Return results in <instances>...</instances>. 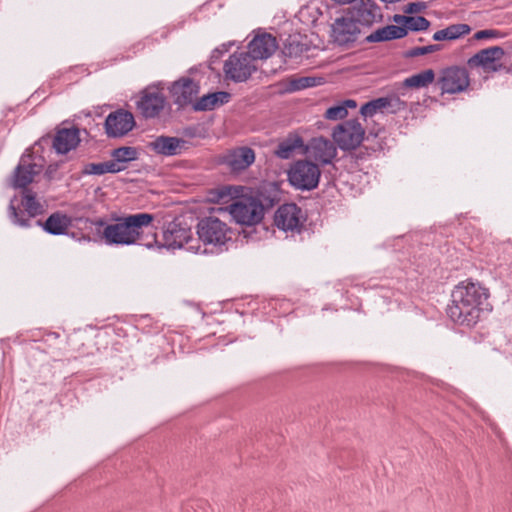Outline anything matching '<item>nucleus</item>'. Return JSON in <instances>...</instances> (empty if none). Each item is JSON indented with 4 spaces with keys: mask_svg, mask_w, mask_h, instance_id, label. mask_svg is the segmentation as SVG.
Here are the masks:
<instances>
[{
    "mask_svg": "<svg viewBox=\"0 0 512 512\" xmlns=\"http://www.w3.org/2000/svg\"><path fill=\"white\" fill-rule=\"evenodd\" d=\"M244 192L241 186L224 185L214 189L211 199L223 203L233 200L228 209L235 221L242 225H255L264 216V206L258 197Z\"/></svg>",
    "mask_w": 512,
    "mask_h": 512,
    "instance_id": "f257e3e1",
    "label": "nucleus"
},
{
    "mask_svg": "<svg viewBox=\"0 0 512 512\" xmlns=\"http://www.w3.org/2000/svg\"><path fill=\"white\" fill-rule=\"evenodd\" d=\"M488 299V292L478 284L458 285L452 293V303L448 306L449 318L459 324L472 326L477 323Z\"/></svg>",
    "mask_w": 512,
    "mask_h": 512,
    "instance_id": "f03ea898",
    "label": "nucleus"
},
{
    "mask_svg": "<svg viewBox=\"0 0 512 512\" xmlns=\"http://www.w3.org/2000/svg\"><path fill=\"white\" fill-rule=\"evenodd\" d=\"M153 221L148 213L132 214L117 218L104 226L102 237L109 245L129 246L139 244L144 228Z\"/></svg>",
    "mask_w": 512,
    "mask_h": 512,
    "instance_id": "7ed1b4c3",
    "label": "nucleus"
},
{
    "mask_svg": "<svg viewBox=\"0 0 512 512\" xmlns=\"http://www.w3.org/2000/svg\"><path fill=\"white\" fill-rule=\"evenodd\" d=\"M321 171L317 164L308 160H298L288 170V180L300 190H312L317 187Z\"/></svg>",
    "mask_w": 512,
    "mask_h": 512,
    "instance_id": "20e7f679",
    "label": "nucleus"
},
{
    "mask_svg": "<svg viewBox=\"0 0 512 512\" xmlns=\"http://www.w3.org/2000/svg\"><path fill=\"white\" fill-rule=\"evenodd\" d=\"M257 62L247 52H235L224 63L225 77L233 82H244L257 70Z\"/></svg>",
    "mask_w": 512,
    "mask_h": 512,
    "instance_id": "39448f33",
    "label": "nucleus"
},
{
    "mask_svg": "<svg viewBox=\"0 0 512 512\" xmlns=\"http://www.w3.org/2000/svg\"><path fill=\"white\" fill-rule=\"evenodd\" d=\"M436 84L442 94H458L467 90L470 76L465 67L450 66L439 71Z\"/></svg>",
    "mask_w": 512,
    "mask_h": 512,
    "instance_id": "423d86ee",
    "label": "nucleus"
},
{
    "mask_svg": "<svg viewBox=\"0 0 512 512\" xmlns=\"http://www.w3.org/2000/svg\"><path fill=\"white\" fill-rule=\"evenodd\" d=\"M197 234L205 244L224 245L231 239L232 231L226 222L215 216H209L198 223Z\"/></svg>",
    "mask_w": 512,
    "mask_h": 512,
    "instance_id": "0eeeda50",
    "label": "nucleus"
},
{
    "mask_svg": "<svg viewBox=\"0 0 512 512\" xmlns=\"http://www.w3.org/2000/svg\"><path fill=\"white\" fill-rule=\"evenodd\" d=\"M365 130L357 120H348L335 127L332 138L342 150L357 148L363 141Z\"/></svg>",
    "mask_w": 512,
    "mask_h": 512,
    "instance_id": "6e6552de",
    "label": "nucleus"
},
{
    "mask_svg": "<svg viewBox=\"0 0 512 512\" xmlns=\"http://www.w3.org/2000/svg\"><path fill=\"white\" fill-rule=\"evenodd\" d=\"M505 52L500 46H492L478 51L468 59L471 68H480L484 73H495L505 69L502 60Z\"/></svg>",
    "mask_w": 512,
    "mask_h": 512,
    "instance_id": "1a4fd4ad",
    "label": "nucleus"
},
{
    "mask_svg": "<svg viewBox=\"0 0 512 512\" xmlns=\"http://www.w3.org/2000/svg\"><path fill=\"white\" fill-rule=\"evenodd\" d=\"M304 222L302 210L294 203L281 205L275 212V225L285 231H299Z\"/></svg>",
    "mask_w": 512,
    "mask_h": 512,
    "instance_id": "9d476101",
    "label": "nucleus"
},
{
    "mask_svg": "<svg viewBox=\"0 0 512 512\" xmlns=\"http://www.w3.org/2000/svg\"><path fill=\"white\" fill-rule=\"evenodd\" d=\"M361 33V28L347 15L335 19L331 25V37L338 45H349L355 42Z\"/></svg>",
    "mask_w": 512,
    "mask_h": 512,
    "instance_id": "9b49d317",
    "label": "nucleus"
},
{
    "mask_svg": "<svg viewBox=\"0 0 512 512\" xmlns=\"http://www.w3.org/2000/svg\"><path fill=\"white\" fill-rule=\"evenodd\" d=\"M164 244L168 248H181L186 246L187 250L198 252L199 247L191 244L192 232L191 229L183 226L180 223H171L165 230Z\"/></svg>",
    "mask_w": 512,
    "mask_h": 512,
    "instance_id": "f8f14e48",
    "label": "nucleus"
},
{
    "mask_svg": "<svg viewBox=\"0 0 512 512\" xmlns=\"http://www.w3.org/2000/svg\"><path fill=\"white\" fill-rule=\"evenodd\" d=\"M165 97L156 86H149L141 93L140 100L137 102V107L142 115L146 118H153L157 116L164 108Z\"/></svg>",
    "mask_w": 512,
    "mask_h": 512,
    "instance_id": "ddd939ff",
    "label": "nucleus"
},
{
    "mask_svg": "<svg viewBox=\"0 0 512 512\" xmlns=\"http://www.w3.org/2000/svg\"><path fill=\"white\" fill-rule=\"evenodd\" d=\"M346 15L359 27L371 26L381 14L377 5L371 0H361L348 9Z\"/></svg>",
    "mask_w": 512,
    "mask_h": 512,
    "instance_id": "4468645a",
    "label": "nucleus"
},
{
    "mask_svg": "<svg viewBox=\"0 0 512 512\" xmlns=\"http://www.w3.org/2000/svg\"><path fill=\"white\" fill-rule=\"evenodd\" d=\"M406 104L402 101L398 96L392 95L388 97H380L365 103L361 109L360 113L364 117H372L376 113H396L405 109Z\"/></svg>",
    "mask_w": 512,
    "mask_h": 512,
    "instance_id": "2eb2a0df",
    "label": "nucleus"
},
{
    "mask_svg": "<svg viewBox=\"0 0 512 512\" xmlns=\"http://www.w3.org/2000/svg\"><path fill=\"white\" fill-rule=\"evenodd\" d=\"M134 125L133 115L124 110L110 113L105 120L106 133L110 137H121L131 131Z\"/></svg>",
    "mask_w": 512,
    "mask_h": 512,
    "instance_id": "dca6fc26",
    "label": "nucleus"
},
{
    "mask_svg": "<svg viewBox=\"0 0 512 512\" xmlns=\"http://www.w3.org/2000/svg\"><path fill=\"white\" fill-rule=\"evenodd\" d=\"M306 154L323 165L330 164L337 156L335 145L324 137H315L309 141Z\"/></svg>",
    "mask_w": 512,
    "mask_h": 512,
    "instance_id": "f3484780",
    "label": "nucleus"
},
{
    "mask_svg": "<svg viewBox=\"0 0 512 512\" xmlns=\"http://www.w3.org/2000/svg\"><path fill=\"white\" fill-rule=\"evenodd\" d=\"M277 48L278 43L275 37L268 33H261L249 42L247 53L257 62L271 57Z\"/></svg>",
    "mask_w": 512,
    "mask_h": 512,
    "instance_id": "a211bd4d",
    "label": "nucleus"
},
{
    "mask_svg": "<svg viewBox=\"0 0 512 512\" xmlns=\"http://www.w3.org/2000/svg\"><path fill=\"white\" fill-rule=\"evenodd\" d=\"M199 92L196 82L190 78H180L170 87L171 96L176 104L185 106L193 102Z\"/></svg>",
    "mask_w": 512,
    "mask_h": 512,
    "instance_id": "6ab92c4d",
    "label": "nucleus"
},
{
    "mask_svg": "<svg viewBox=\"0 0 512 512\" xmlns=\"http://www.w3.org/2000/svg\"><path fill=\"white\" fill-rule=\"evenodd\" d=\"M41 172V165L31 163L30 156H23L15 170L14 187L24 188Z\"/></svg>",
    "mask_w": 512,
    "mask_h": 512,
    "instance_id": "aec40b11",
    "label": "nucleus"
},
{
    "mask_svg": "<svg viewBox=\"0 0 512 512\" xmlns=\"http://www.w3.org/2000/svg\"><path fill=\"white\" fill-rule=\"evenodd\" d=\"M187 142L176 137L160 136L151 142L152 149L162 155L173 156L185 150Z\"/></svg>",
    "mask_w": 512,
    "mask_h": 512,
    "instance_id": "412c9836",
    "label": "nucleus"
},
{
    "mask_svg": "<svg viewBox=\"0 0 512 512\" xmlns=\"http://www.w3.org/2000/svg\"><path fill=\"white\" fill-rule=\"evenodd\" d=\"M79 142L80 137L77 128H61L55 135L53 146L58 153L65 154L76 148Z\"/></svg>",
    "mask_w": 512,
    "mask_h": 512,
    "instance_id": "4be33fe9",
    "label": "nucleus"
},
{
    "mask_svg": "<svg viewBox=\"0 0 512 512\" xmlns=\"http://www.w3.org/2000/svg\"><path fill=\"white\" fill-rule=\"evenodd\" d=\"M255 160V153L249 147H239L226 156L227 165L234 171L248 168Z\"/></svg>",
    "mask_w": 512,
    "mask_h": 512,
    "instance_id": "5701e85b",
    "label": "nucleus"
},
{
    "mask_svg": "<svg viewBox=\"0 0 512 512\" xmlns=\"http://www.w3.org/2000/svg\"><path fill=\"white\" fill-rule=\"evenodd\" d=\"M71 222V218L66 214L55 212L51 214L43 224L40 221L37 223L41 225L46 232L53 235H61L66 233L71 226Z\"/></svg>",
    "mask_w": 512,
    "mask_h": 512,
    "instance_id": "b1692460",
    "label": "nucleus"
},
{
    "mask_svg": "<svg viewBox=\"0 0 512 512\" xmlns=\"http://www.w3.org/2000/svg\"><path fill=\"white\" fill-rule=\"evenodd\" d=\"M230 99V94L225 91H218L203 95L199 100L193 104L196 111L213 110L225 103Z\"/></svg>",
    "mask_w": 512,
    "mask_h": 512,
    "instance_id": "393cba45",
    "label": "nucleus"
},
{
    "mask_svg": "<svg viewBox=\"0 0 512 512\" xmlns=\"http://www.w3.org/2000/svg\"><path fill=\"white\" fill-rule=\"evenodd\" d=\"M404 36H406V28L396 25H387L368 35L366 40L368 42H381L403 38Z\"/></svg>",
    "mask_w": 512,
    "mask_h": 512,
    "instance_id": "a878e982",
    "label": "nucleus"
},
{
    "mask_svg": "<svg viewBox=\"0 0 512 512\" xmlns=\"http://www.w3.org/2000/svg\"><path fill=\"white\" fill-rule=\"evenodd\" d=\"M470 30L471 29L467 24H454L435 32L433 39L435 41L455 40L463 35L468 34Z\"/></svg>",
    "mask_w": 512,
    "mask_h": 512,
    "instance_id": "bb28decb",
    "label": "nucleus"
},
{
    "mask_svg": "<svg viewBox=\"0 0 512 512\" xmlns=\"http://www.w3.org/2000/svg\"><path fill=\"white\" fill-rule=\"evenodd\" d=\"M435 79V73L432 69L424 70L414 74L404 80V85L410 88H423L431 84Z\"/></svg>",
    "mask_w": 512,
    "mask_h": 512,
    "instance_id": "cd10ccee",
    "label": "nucleus"
},
{
    "mask_svg": "<svg viewBox=\"0 0 512 512\" xmlns=\"http://www.w3.org/2000/svg\"><path fill=\"white\" fill-rule=\"evenodd\" d=\"M303 146V140L298 136H291L282 141L277 150L276 155L282 159H288L293 155V152Z\"/></svg>",
    "mask_w": 512,
    "mask_h": 512,
    "instance_id": "c85d7f7f",
    "label": "nucleus"
},
{
    "mask_svg": "<svg viewBox=\"0 0 512 512\" xmlns=\"http://www.w3.org/2000/svg\"><path fill=\"white\" fill-rule=\"evenodd\" d=\"M394 20L397 23H402V28H406V32L408 30L412 31H421L426 30L429 27V21L422 16H395Z\"/></svg>",
    "mask_w": 512,
    "mask_h": 512,
    "instance_id": "c756f323",
    "label": "nucleus"
},
{
    "mask_svg": "<svg viewBox=\"0 0 512 512\" xmlns=\"http://www.w3.org/2000/svg\"><path fill=\"white\" fill-rule=\"evenodd\" d=\"M121 168L118 167L117 162H102V163H89L85 166L84 172L86 174L103 175L105 173H117Z\"/></svg>",
    "mask_w": 512,
    "mask_h": 512,
    "instance_id": "7c9ffc66",
    "label": "nucleus"
},
{
    "mask_svg": "<svg viewBox=\"0 0 512 512\" xmlns=\"http://www.w3.org/2000/svg\"><path fill=\"white\" fill-rule=\"evenodd\" d=\"M137 152L132 147H121L115 149L112 153L113 159L110 162H117L118 167L121 168V171L125 169V163L135 160Z\"/></svg>",
    "mask_w": 512,
    "mask_h": 512,
    "instance_id": "2f4dec72",
    "label": "nucleus"
},
{
    "mask_svg": "<svg viewBox=\"0 0 512 512\" xmlns=\"http://www.w3.org/2000/svg\"><path fill=\"white\" fill-rule=\"evenodd\" d=\"M22 205L25 210L28 212L30 217H34L38 214H41L43 211V206L40 202H38L33 195L30 193H26L22 200Z\"/></svg>",
    "mask_w": 512,
    "mask_h": 512,
    "instance_id": "473e14b6",
    "label": "nucleus"
},
{
    "mask_svg": "<svg viewBox=\"0 0 512 512\" xmlns=\"http://www.w3.org/2000/svg\"><path fill=\"white\" fill-rule=\"evenodd\" d=\"M322 83L321 78L315 77H299L290 81L291 90H302L309 87H314Z\"/></svg>",
    "mask_w": 512,
    "mask_h": 512,
    "instance_id": "72a5a7b5",
    "label": "nucleus"
},
{
    "mask_svg": "<svg viewBox=\"0 0 512 512\" xmlns=\"http://www.w3.org/2000/svg\"><path fill=\"white\" fill-rule=\"evenodd\" d=\"M348 114L345 109V105L338 104L328 108L325 112V117L329 120H341L344 119Z\"/></svg>",
    "mask_w": 512,
    "mask_h": 512,
    "instance_id": "f704fd0d",
    "label": "nucleus"
},
{
    "mask_svg": "<svg viewBox=\"0 0 512 512\" xmlns=\"http://www.w3.org/2000/svg\"><path fill=\"white\" fill-rule=\"evenodd\" d=\"M304 51V45L296 42V41H290L285 46V54L289 57H297L300 54H302Z\"/></svg>",
    "mask_w": 512,
    "mask_h": 512,
    "instance_id": "c9c22d12",
    "label": "nucleus"
},
{
    "mask_svg": "<svg viewBox=\"0 0 512 512\" xmlns=\"http://www.w3.org/2000/svg\"><path fill=\"white\" fill-rule=\"evenodd\" d=\"M439 50V45H428L423 47H416L411 51L412 56H420L432 53Z\"/></svg>",
    "mask_w": 512,
    "mask_h": 512,
    "instance_id": "e433bc0d",
    "label": "nucleus"
},
{
    "mask_svg": "<svg viewBox=\"0 0 512 512\" xmlns=\"http://www.w3.org/2000/svg\"><path fill=\"white\" fill-rule=\"evenodd\" d=\"M500 33L497 30L486 29L477 31L474 34V38L476 40L489 39L499 37Z\"/></svg>",
    "mask_w": 512,
    "mask_h": 512,
    "instance_id": "4c0bfd02",
    "label": "nucleus"
},
{
    "mask_svg": "<svg viewBox=\"0 0 512 512\" xmlns=\"http://www.w3.org/2000/svg\"><path fill=\"white\" fill-rule=\"evenodd\" d=\"M9 212H10V216L15 224H17L19 226H28L27 220L19 217V213L17 212V210L13 206V204H11L9 206Z\"/></svg>",
    "mask_w": 512,
    "mask_h": 512,
    "instance_id": "58836bf2",
    "label": "nucleus"
},
{
    "mask_svg": "<svg viewBox=\"0 0 512 512\" xmlns=\"http://www.w3.org/2000/svg\"><path fill=\"white\" fill-rule=\"evenodd\" d=\"M422 8H423V4H421V3H410L407 5L405 12L406 13H417V12L421 11Z\"/></svg>",
    "mask_w": 512,
    "mask_h": 512,
    "instance_id": "ea45409f",
    "label": "nucleus"
},
{
    "mask_svg": "<svg viewBox=\"0 0 512 512\" xmlns=\"http://www.w3.org/2000/svg\"><path fill=\"white\" fill-rule=\"evenodd\" d=\"M342 105H345V109L347 110V108H355L357 106L356 102L354 100H346L342 103Z\"/></svg>",
    "mask_w": 512,
    "mask_h": 512,
    "instance_id": "a19ab883",
    "label": "nucleus"
},
{
    "mask_svg": "<svg viewBox=\"0 0 512 512\" xmlns=\"http://www.w3.org/2000/svg\"><path fill=\"white\" fill-rule=\"evenodd\" d=\"M231 44H228V45H223V51H228L229 48H230Z\"/></svg>",
    "mask_w": 512,
    "mask_h": 512,
    "instance_id": "79ce46f5",
    "label": "nucleus"
},
{
    "mask_svg": "<svg viewBox=\"0 0 512 512\" xmlns=\"http://www.w3.org/2000/svg\"><path fill=\"white\" fill-rule=\"evenodd\" d=\"M97 225L104 226V222L100 220L99 222H97Z\"/></svg>",
    "mask_w": 512,
    "mask_h": 512,
    "instance_id": "37998d69",
    "label": "nucleus"
},
{
    "mask_svg": "<svg viewBox=\"0 0 512 512\" xmlns=\"http://www.w3.org/2000/svg\"><path fill=\"white\" fill-rule=\"evenodd\" d=\"M218 52L221 53L222 51H219V49H215L213 53L215 54V53H218Z\"/></svg>",
    "mask_w": 512,
    "mask_h": 512,
    "instance_id": "c03bdc74",
    "label": "nucleus"
}]
</instances>
